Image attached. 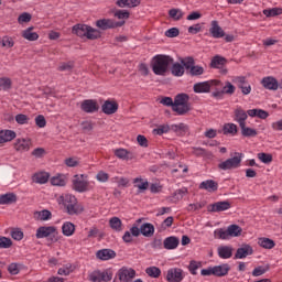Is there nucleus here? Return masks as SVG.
<instances>
[{
	"label": "nucleus",
	"mask_w": 282,
	"mask_h": 282,
	"mask_svg": "<svg viewBox=\"0 0 282 282\" xmlns=\"http://www.w3.org/2000/svg\"><path fill=\"white\" fill-rule=\"evenodd\" d=\"M130 152L126 149H116L115 155L116 158H119V160H129Z\"/></svg>",
	"instance_id": "54"
},
{
	"label": "nucleus",
	"mask_w": 282,
	"mask_h": 282,
	"mask_svg": "<svg viewBox=\"0 0 282 282\" xmlns=\"http://www.w3.org/2000/svg\"><path fill=\"white\" fill-rule=\"evenodd\" d=\"M109 227L115 232H122V230H123V228H122V220L119 217L115 216V217L109 219Z\"/></svg>",
	"instance_id": "33"
},
{
	"label": "nucleus",
	"mask_w": 282,
	"mask_h": 282,
	"mask_svg": "<svg viewBox=\"0 0 282 282\" xmlns=\"http://www.w3.org/2000/svg\"><path fill=\"white\" fill-rule=\"evenodd\" d=\"M163 246L165 250H175L180 246V239L175 236H171L164 239Z\"/></svg>",
	"instance_id": "25"
},
{
	"label": "nucleus",
	"mask_w": 282,
	"mask_h": 282,
	"mask_svg": "<svg viewBox=\"0 0 282 282\" xmlns=\"http://www.w3.org/2000/svg\"><path fill=\"white\" fill-rule=\"evenodd\" d=\"M97 259L100 261H109V259H116V251L111 249H101L96 253Z\"/></svg>",
	"instance_id": "22"
},
{
	"label": "nucleus",
	"mask_w": 282,
	"mask_h": 282,
	"mask_svg": "<svg viewBox=\"0 0 282 282\" xmlns=\"http://www.w3.org/2000/svg\"><path fill=\"white\" fill-rule=\"evenodd\" d=\"M89 25L87 24H75L73 26V34H76V36H79L80 39L86 37Z\"/></svg>",
	"instance_id": "31"
},
{
	"label": "nucleus",
	"mask_w": 282,
	"mask_h": 282,
	"mask_svg": "<svg viewBox=\"0 0 282 282\" xmlns=\"http://www.w3.org/2000/svg\"><path fill=\"white\" fill-rule=\"evenodd\" d=\"M36 239H47V237H52L51 240L56 242L61 239L58 236V229L54 226H42L36 229L35 234Z\"/></svg>",
	"instance_id": "5"
},
{
	"label": "nucleus",
	"mask_w": 282,
	"mask_h": 282,
	"mask_svg": "<svg viewBox=\"0 0 282 282\" xmlns=\"http://www.w3.org/2000/svg\"><path fill=\"white\" fill-rule=\"evenodd\" d=\"M191 96L186 93H181L174 98V107L173 111L177 113V116H186L188 111H191Z\"/></svg>",
	"instance_id": "3"
},
{
	"label": "nucleus",
	"mask_w": 282,
	"mask_h": 282,
	"mask_svg": "<svg viewBox=\"0 0 282 282\" xmlns=\"http://www.w3.org/2000/svg\"><path fill=\"white\" fill-rule=\"evenodd\" d=\"M145 274L151 279H160V276H162V270L158 267H148L145 269Z\"/></svg>",
	"instance_id": "40"
},
{
	"label": "nucleus",
	"mask_w": 282,
	"mask_h": 282,
	"mask_svg": "<svg viewBox=\"0 0 282 282\" xmlns=\"http://www.w3.org/2000/svg\"><path fill=\"white\" fill-rule=\"evenodd\" d=\"M226 63V58L216 55L210 63V67H214L215 69H219L221 67H224V64Z\"/></svg>",
	"instance_id": "45"
},
{
	"label": "nucleus",
	"mask_w": 282,
	"mask_h": 282,
	"mask_svg": "<svg viewBox=\"0 0 282 282\" xmlns=\"http://www.w3.org/2000/svg\"><path fill=\"white\" fill-rule=\"evenodd\" d=\"M89 186V183L87 181L83 180V175L78 176L75 175L73 180V188L77 193H85L87 191V187Z\"/></svg>",
	"instance_id": "15"
},
{
	"label": "nucleus",
	"mask_w": 282,
	"mask_h": 282,
	"mask_svg": "<svg viewBox=\"0 0 282 282\" xmlns=\"http://www.w3.org/2000/svg\"><path fill=\"white\" fill-rule=\"evenodd\" d=\"M0 45H1V47H6L7 50L14 47V37H12L10 35L2 36V39L0 41Z\"/></svg>",
	"instance_id": "43"
},
{
	"label": "nucleus",
	"mask_w": 282,
	"mask_h": 282,
	"mask_svg": "<svg viewBox=\"0 0 282 282\" xmlns=\"http://www.w3.org/2000/svg\"><path fill=\"white\" fill-rule=\"evenodd\" d=\"M48 181L50 173L47 172H40L33 175V182H35V184H47Z\"/></svg>",
	"instance_id": "35"
},
{
	"label": "nucleus",
	"mask_w": 282,
	"mask_h": 282,
	"mask_svg": "<svg viewBox=\"0 0 282 282\" xmlns=\"http://www.w3.org/2000/svg\"><path fill=\"white\" fill-rule=\"evenodd\" d=\"M124 20L116 21L113 19H100L96 21V28L99 30H116V28H122L124 25Z\"/></svg>",
	"instance_id": "9"
},
{
	"label": "nucleus",
	"mask_w": 282,
	"mask_h": 282,
	"mask_svg": "<svg viewBox=\"0 0 282 282\" xmlns=\"http://www.w3.org/2000/svg\"><path fill=\"white\" fill-rule=\"evenodd\" d=\"M258 158L260 161L263 162V164H270V162H272V154H268V153H259Z\"/></svg>",
	"instance_id": "61"
},
{
	"label": "nucleus",
	"mask_w": 282,
	"mask_h": 282,
	"mask_svg": "<svg viewBox=\"0 0 282 282\" xmlns=\"http://www.w3.org/2000/svg\"><path fill=\"white\" fill-rule=\"evenodd\" d=\"M232 246H219L217 248L219 259H230L234 252Z\"/></svg>",
	"instance_id": "21"
},
{
	"label": "nucleus",
	"mask_w": 282,
	"mask_h": 282,
	"mask_svg": "<svg viewBox=\"0 0 282 282\" xmlns=\"http://www.w3.org/2000/svg\"><path fill=\"white\" fill-rule=\"evenodd\" d=\"M243 229L239 225H230L227 229L218 228L214 231L215 239H221L224 241L231 239V237H241Z\"/></svg>",
	"instance_id": "4"
},
{
	"label": "nucleus",
	"mask_w": 282,
	"mask_h": 282,
	"mask_svg": "<svg viewBox=\"0 0 282 282\" xmlns=\"http://www.w3.org/2000/svg\"><path fill=\"white\" fill-rule=\"evenodd\" d=\"M59 204L64 206L67 215H80L85 213L83 204H78V199L72 194H63L59 196Z\"/></svg>",
	"instance_id": "2"
},
{
	"label": "nucleus",
	"mask_w": 282,
	"mask_h": 282,
	"mask_svg": "<svg viewBox=\"0 0 282 282\" xmlns=\"http://www.w3.org/2000/svg\"><path fill=\"white\" fill-rule=\"evenodd\" d=\"M173 62L170 55L159 54L152 57L150 65L155 76H166L169 66L173 65Z\"/></svg>",
	"instance_id": "1"
},
{
	"label": "nucleus",
	"mask_w": 282,
	"mask_h": 282,
	"mask_svg": "<svg viewBox=\"0 0 282 282\" xmlns=\"http://www.w3.org/2000/svg\"><path fill=\"white\" fill-rule=\"evenodd\" d=\"M165 36H167V39H175L180 36V29L177 28L169 29L167 31H165Z\"/></svg>",
	"instance_id": "56"
},
{
	"label": "nucleus",
	"mask_w": 282,
	"mask_h": 282,
	"mask_svg": "<svg viewBox=\"0 0 282 282\" xmlns=\"http://www.w3.org/2000/svg\"><path fill=\"white\" fill-rule=\"evenodd\" d=\"M165 279L167 282H182L184 281V270L181 268H171L167 270Z\"/></svg>",
	"instance_id": "11"
},
{
	"label": "nucleus",
	"mask_w": 282,
	"mask_h": 282,
	"mask_svg": "<svg viewBox=\"0 0 282 282\" xmlns=\"http://www.w3.org/2000/svg\"><path fill=\"white\" fill-rule=\"evenodd\" d=\"M239 128L235 123H225L223 127L224 135H237Z\"/></svg>",
	"instance_id": "37"
},
{
	"label": "nucleus",
	"mask_w": 282,
	"mask_h": 282,
	"mask_svg": "<svg viewBox=\"0 0 282 282\" xmlns=\"http://www.w3.org/2000/svg\"><path fill=\"white\" fill-rule=\"evenodd\" d=\"M254 253V249L250 245H242L237 249L234 259H246V257H250V254Z\"/></svg>",
	"instance_id": "16"
},
{
	"label": "nucleus",
	"mask_w": 282,
	"mask_h": 282,
	"mask_svg": "<svg viewBox=\"0 0 282 282\" xmlns=\"http://www.w3.org/2000/svg\"><path fill=\"white\" fill-rule=\"evenodd\" d=\"M15 122H18V124H28V122H30V117L23 113L17 115Z\"/></svg>",
	"instance_id": "58"
},
{
	"label": "nucleus",
	"mask_w": 282,
	"mask_h": 282,
	"mask_svg": "<svg viewBox=\"0 0 282 282\" xmlns=\"http://www.w3.org/2000/svg\"><path fill=\"white\" fill-rule=\"evenodd\" d=\"M188 74L189 76H202V74H204V67L199 65H194V67H192Z\"/></svg>",
	"instance_id": "57"
},
{
	"label": "nucleus",
	"mask_w": 282,
	"mask_h": 282,
	"mask_svg": "<svg viewBox=\"0 0 282 282\" xmlns=\"http://www.w3.org/2000/svg\"><path fill=\"white\" fill-rule=\"evenodd\" d=\"M216 87H220V89L223 90V94H227L229 96H232V94H235L237 89L235 85H232L230 82H226L225 85L224 83L220 82V86H216Z\"/></svg>",
	"instance_id": "39"
},
{
	"label": "nucleus",
	"mask_w": 282,
	"mask_h": 282,
	"mask_svg": "<svg viewBox=\"0 0 282 282\" xmlns=\"http://www.w3.org/2000/svg\"><path fill=\"white\" fill-rule=\"evenodd\" d=\"M240 130H241V135H243V138H257L258 135L257 130L250 127H247L246 123L240 126Z\"/></svg>",
	"instance_id": "38"
},
{
	"label": "nucleus",
	"mask_w": 282,
	"mask_h": 282,
	"mask_svg": "<svg viewBox=\"0 0 282 282\" xmlns=\"http://www.w3.org/2000/svg\"><path fill=\"white\" fill-rule=\"evenodd\" d=\"M169 17L174 21H180L184 17V12L180 9H171L169 11Z\"/></svg>",
	"instance_id": "51"
},
{
	"label": "nucleus",
	"mask_w": 282,
	"mask_h": 282,
	"mask_svg": "<svg viewBox=\"0 0 282 282\" xmlns=\"http://www.w3.org/2000/svg\"><path fill=\"white\" fill-rule=\"evenodd\" d=\"M181 63L184 69H186L187 72L193 69V67L195 66V59L193 57H185L181 61Z\"/></svg>",
	"instance_id": "50"
},
{
	"label": "nucleus",
	"mask_w": 282,
	"mask_h": 282,
	"mask_svg": "<svg viewBox=\"0 0 282 282\" xmlns=\"http://www.w3.org/2000/svg\"><path fill=\"white\" fill-rule=\"evenodd\" d=\"M75 64L74 62H62L59 63L57 70L58 72H72V69H74Z\"/></svg>",
	"instance_id": "49"
},
{
	"label": "nucleus",
	"mask_w": 282,
	"mask_h": 282,
	"mask_svg": "<svg viewBox=\"0 0 282 282\" xmlns=\"http://www.w3.org/2000/svg\"><path fill=\"white\" fill-rule=\"evenodd\" d=\"M258 243L259 246H261V248H264L265 250H272V248L276 246V243H274V240L270 238H260Z\"/></svg>",
	"instance_id": "42"
},
{
	"label": "nucleus",
	"mask_w": 282,
	"mask_h": 282,
	"mask_svg": "<svg viewBox=\"0 0 282 282\" xmlns=\"http://www.w3.org/2000/svg\"><path fill=\"white\" fill-rule=\"evenodd\" d=\"M138 69L140 72L141 76H148L149 75V65H147L144 63H141V64H139Z\"/></svg>",
	"instance_id": "64"
},
{
	"label": "nucleus",
	"mask_w": 282,
	"mask_h": 282,
	"mask_svg": "<svg viewBox=\"0 0 282 282\" xmlns=\"http://www.w3.org/2000/svg\"><path fill=\"white\" fill-rule=\"evenodd\" d=\"M228 272H230V264L223 263L214 267V276H227Z\"/></svg>",
	"instance_id": "23"
},
{
	"label": "nucleus",
	"mask_w": 282,
	"mask_h": 282,
	"mask_svg": "<svg viewBox=\"0 0 282 282\" xmlns=\"http://www.w3.org/2000/svg\"><path fill=\"white\" fill-rule=\"evenodd\" d=\"M221 80L219 79H210L207 82H199L194 84L193 90L194 94H210V89H214L215 87H220Z\"/></svg>",
	"instance_id": "7"
},
{
	"label": "nucleus",
	"mask_w": 282,
	"mask_h": 282,
	"mask_svg": "<svg viewBox=\"0 0 282 282\" xmlns=\"http://www.w3.org/2000/svg\"><path fill=\"white\" fill-rule=\"evenodd\" d=\"M263 14L265 17H279L282 14L281 8L264 9Z\"/></svg>",
	"instance_id": "52"
},
{
	"label": "nucleus",
	"mask_w": 282,
	"mask_h": 282,
	"mask_svg": "<svg viewBox=\"0 0 282 282\" xmlns=\"http://www.w3.org/2000/svg\"><path fill=\"white\" fill-rule=\"evenodd\" d=\"M12 246V240L10 238L0 237V248H10Z\"/></svg>",
	"instance_id": "63"
},
{
	"label": "nucleus",
	"mask_w": 282,
	"mask_h": 282,
	"mask_svg": "<svg viewBox=\"0 0 282 282\" xmlns=\"http://www.w3.org/2000/svg\"><path fill=\"white\" fill-rule=\"evenodd\" d=\"M17 194L14 193H7V194H2L0 195V205L1 206H6V205H10V204H17Z\"/></svg>",
	"instance_id": "24"
},
{
	"label": "nucleus",
	"mask_w": 282,
	"mask_h": 282,
	"mask_svg": "<svg viewBox=\"0 0 282 282\" xmlns=\"http://www.w3.org/2000/svg\"><path fill=\"white\" fill-rule=\"evenodd\" d=\"M111 279H113V272L109 270H95L88 274V281L90 282H109Z\"/></svg>",
	"instance_id": "8"
},
{
	"label": "nucleus",
	"mask_w": 282,
	"mask_h": 282,
	"mask_svg": "<svg viewBox=\"0 0 282 282\" xmlns=\"http://www.w3.org/2000/svg\"><path fill=\"white\" fill-rule=\"evenodd\" d=\"M51 184L53 186H65L67 181L65 180V175L58 174L57 176H53L51 178Z\"/></svg>",
	"instance_id": "44"
},
{
	"label": "nucleus",
	"mask_w": 282,
	"mask_h": 282,
	"mask_svg": "<svg viewBox=\"0 0 282 282\" xmlns=\"http://www.w3.org/2000/svg\"><path fill=\"white\" fill-rule=\"evenodd\" d=\"M80 109L85 113H96V111H98V109H100V106H98L97 100L85 99L84 101H82Z\"/></svg>",
	"instance_id": "12"
},
{
	"label": "nucleus",
	"mask_w": 282,
	"mask_h": 282,
	"mask_svg": "<svg viewBox=\"0 0 282 282\" xmlns=\"http://www.w3.org/2000/svg\"><path fill=\"white\" fill-rule=\"evenodd\" d=\"M35 124L36 127H39L40 129H43L46 127L47 124V121L45 120V117L43 115H39L36 118H35Z\"/></svg>",
	"instance_id": "60"
},
{
	"label": "nucleus",
	"mask_w": 282,
	"mask_h": 282,
	"mask_svg": "<svg viewBox=\"0 0 282 282\" xmlns=\"http://www.w3.org/2000/svg\"><path fill=\"white\" fill-rule=\"evenodd\" d=\"M32 21V14L24 12L19 15L18 23H30Z\"/></svg>",
	"instance_id": "59"
},
{
	"label": "nucleus",
	"mask_w": 282,
	"mask_h": 282,
	"mask_svg": "<svg viewBox=\"0 0 282 282\" xmlns=\"http://www.w3.org/2000/svg\"><path fill=\"white\" fill-rule=\"evenodd\" d=\"M74 272V267L69 263L65 264L64 267L59 268L57 273L61 276H69L70 273Z\"/></svg>",
	"instance_id": "48"
},
{
	"label": "nucleus",
	"mask_w": 282,
	"mask_h": 282,
	"mask_svg": "<svg viewBox=\"0 0 282 282\" xmlns=\"http://www.w3.org/2000/svg\"><path fill=\"white\" fill-rule=\"evenodd\" d=\"M14 150L18 151V153H25L32 149V140L30 139H17L14 144Z\"/></svg>",
	"instance_id": "13"
},
{
	"label": "nucleus",
	"mask_w": 282,
	"mask_h": 282,
	"mask_svg": "<svg viewBox=\"0 0 282 282\" xmlns=\"http://www.w3.org/2000/svg\"><path fill=\"white\" fill-rule=\"evenodd\" d=\"M199 268H202V262L192 260L188 265V271L191 274L196 275Z\"/></svg>",
	"instance_id": "53"
},
{
	"label": "nucleus",
	"mask_w": 282,
	"mask_h": 282,
	"mask_svg": "<svg viewBox=\"0 0 282 282\" xmlns=\"http://www.w3.org/2000/svg\"><path fill=\"white\" fill-rule=\"evenodd\" d=\"M198 188H200V191H207V193H217L219 189V183L213 180L203 181Z\"/></svg>",
	"instance_id": "19"
},
{
	"label": "nucleus",
	"mask_w": 282,
	"mask_h": 282,
	"mask_svg": "<svg viewBox=\"0 0 282 282\" xmlns=\"http://www.w3.org/2000/svg\"><path fill=\"white\" fill-rule=\"evenodd\" d=\"M230 202L223 200L208 205V213H224V210H229Z\"/></svg>",
	"instance_id": "14"
},
{
	"label": "nucleus",
	"mask_w": 282,
	"mask_h": 282,
	"mask_svg": "<svg viewBox=\"0 0 282 282\" xmlns=\"http://www.w3.org/2000/svg\"><path fill=\"white\" fill-rule=\"evenodd\" d=\"M243 160V153L235 152V155L230 159H227L224 162L218 164L220 171H232V169H239L241 166V161Z\"/></svg>",
	"instance_id": "6"
},
{
	"label": "nucleus",
	"mask_w": 282,
	"mask_h": 282,
	"mask_svg": "<svg viewBox=\"0 0 282 282\" xmlns=\"http://www.w3.org/2000/svg\"><path fill=\"white\" fill-rule=\"evenodd\" d=\"M247 113L250 118H260V120H265L270 113L263 109H250L247 110Z\"/></svg>",
	"instance_id": "27"
},
{
	"label": "nucleus",
	"mask_w": 282,
	"mask_h": 282,
	"mask_svg": "<svg viewBox=\"0 0 282 282\" xmlns=\"http://www.w3.org/2000/svg\"><path fill=\"white\" fill-rule=\"evenodd\" d=\"M248 111L243 110V108L239 107L236 108L234 111V120L235 122H238L239 127H242L246 124V120H248Z\"/></svg>",
	"instance_id": "17"
},
{
	"label": "nucleus",
	"mask_w": 282,
	"mask_h": 282,
	"mask_svg": "<svg viewBox=\"0 0 282 282\" xmlns=\"http://www.w3.org/2000/svg\"><path fill=\"white\" fill-rule=\"evenodd\" d=\"M209 33L212 34L213 39H224V36H226L224 29L219 26V22H217V20L212 21Z\"/></svg>",
	"instance_id": "20"
},
{
	"label": "nucleus",
	"mask_w": 282,
	"mask_h": 282,
	"mask_svg": "<svg viewBox=\"0 0 282 282\" xmlns=\"http://www.w3.org/2000/svg\"><path fill=\"white\" fill-rule=\"evenodd\" d=\"M187 194H188V188L182 187V188L175 191V193L173 195V199H174V202H180V200L184 199V196Z\"/></svg>",
	"instance_id": "47"
},
{
	"label": "nucleus",
	"mask_w": 282,
	"mask_h": 282,
	"mask_svg": "<svg viewBox=\"0 0 282 282\" xmlns=\"http://www.w3.org/2000/svg\"><path fill=\"white\" fill-rule=\"evenodd\" d=\"M232 83H235V85H237V87L241 89V93L243 94V96H248L250 91H252V86L248 84V79H246L245 76L234 77Z\"/></svg>",
	"instance_id": "10"
},
{
	"label": "nucleus",
	"mask_w": 282,
	"mask_h": 282,
	"mask_svg": "<svg viewBox=\"0 0 282 282\" xmlns=\"http://www.w3.org/2000/svg\"><path fill=\"white\" fill-rule=\"evenodd\" d=\"M34 217L37 221H50L52 219V212L47 209L35 212Z\"/></svg>",
	"instance_id": "36"
},
{
	"label": "nucleus",
	"mask_w": 282,
	"mask_h": 282,
	"mask_svg": "<svg viewBox=\"0 0 282 282\" xmlns=\"http://www.w3.org/2000/svg\"><path fill=\"white\" fill-rule=\"evenodd\" d=\"M115 17L116 19L122 21V19H129V17H131V13L128 10H117L115 12Z\"/></svg>",
	"instance_id": "55"
},
{
	"label": "nucleus",
	"mask_w": 282,
	"mask_h": 282,
	"mask_svg": "<svg viewBox=\"0 0 282 282\" xmlns=\"http://www.w3.org/2000/svg\"><path fill=\"white\" fill-rule=\"evenodd\" d=\"M76 232V225L72 221H65L62 225V234L64 237H72Z\"/></svg>",
	"instance_id": "29"
},
{
	"label": "nucleus",
	"mask_w": 282,
	"mask_h": 282,
	"mask_svg": "<svg viewBox=\"0 0 282 282\" xmlns=\"http://www.w3.org/2000/svg\"><path fill=\"white\" fill-rule=\"evenodd\" d=\"M133 184L135 188H139V191H147L149 188V181H144L142 178H134Z\"/></svg>",
	"instance_id": "46"
},
{
	"label": "nucleus",
	"mask_w": 282,
	"mask_h": 282,
	"mask_svg": "<svg viewBox=\"0 0 282 282\" xmlns=\"http://www.w3.org/2000/svg\"><path fill=\"white\" fill-rule=\"evenodd\" d=\"M140 230L143 237H153V235H155V227L151 223H144L141 225Z\"/></svg>",
	"instance_id": "30"
},
{
	"label": "nucleus",
	"mask_w": 282,
	"mask_h": 282,
	"mask_svg": "<svg viewBox=\"0 0 282 282\" xmlns=\"http://www.w3.org/2000/svg\"><path fill=\"white\" fill-rule=\"evenodd\" d=\"M118 102L106 100L101 106L102 113H106V116H113L118 111Z\"/></svg>",
	"instance_id": "18"
},
{
	"label": "nucleus",
	"mask_w": 282,
	"mask_h": 282,
	"mask_svg": "<svg viewBox=\"0 0 282 282\" xmlns=\"http://www.w3.org/2000/svg\"><path fill=\"white\" fill-rule=\"evenodd\" d=\"M14 138H17V132L12 130L0 131V144H4V142H12Z\"/></svg>",
	"instance_id": "26"
},
{
	"label": "nucleus",
	"mask_w": 282,
	"mask_h": 282,
	"mask_svg": "<svg viewBox=\"0 0 282 282\" xmlns=\"http://www.w3.org/2000/svg\"><path fill=\"white\" fill-rule=\"evenodd\" d=\"M11 237L15 241H21V239H23V232L21 231V229H13L11 231Z\"/></svg>",
	"instance_id": "62"
},
{
	"label": "nucleus",
	"mask_w": 282,
	"mask_h": 282,
	"mask_svg": "<svg viewBox=\"0 0 282 282\" xmlns=\"http://www.w3.org/2000/svg\"><path fill=\"white\" fill-rule=\"evenodd\" d=\"M142 3V0H117L116 6L118 8H138Z\"/></svg>",
	"instance_id": "28"
},
{
	"label": "nucleus",
	"mask_w": 282,
	"mask_h": 282,
	"mask_svg": "<svg viewBox=\"0 0 282 282\" xmlns=\"http://www.w3.org/2000/svg\"><path fill=\"white\" fill-rule=\"evenodd\" d=\"M100 36H102V32H100V30L88 25V30L86 32V39H88V41H96L100 39Z\"/></svg>",
	"instance_id": "34"
},
{
	"label": "nucleus",
	"mask_w": 282,
	"mask_h": 282,
	"mask_svg": "<svg viewBox=\"0 0 282 282\" xmlns=\"http://www.w3.org/2000/svg\"><path fill=\"white\" fill-rule=\"evenodd\" d=\"M34 28L30 26L26 30L22 31V39H25L26 41H39V33L33 32Z\"/></svg>",
	"instance_id": "32"
},
{
	"label": "nucleus",
	"mask_w": 282,
	"mask_h": 282,
	"mask_svg": "<svg viewBox=\"0 0 282 282\" xmlns=\"http://www.w3.org/2000/svg\"><path fill=\"white\" fill-rule=\"evenodd\" d=\"M185 69L184 66L180 63H172V67H171V74L172 76H176L177 78L182 77V75L184 74Z\"/></svg>",
	"instance_id": "41"
}]
</instances>
